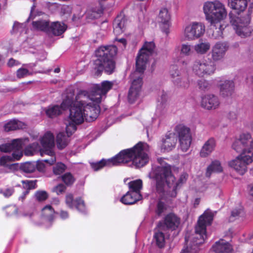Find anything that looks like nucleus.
<instances>
[{
    "instance_id": "5701e85b",
    "label": "nucleus",
    "mask_w": 253,
    "mask_h": 253,
    "mask_svg": "<svg viewBox=\"0 0 253 253\" xmlns=\"http://www.w3.org/2000/svg\"><path fill=\"white\" fill-rule=\"evenodd\" d=\"M227 48L226 44L218 42L213 47L211 51V57L214 61H217L222 59Z\"/></svg>"
},
{
    "instance_id": "8fccbe9b",
    "label": "nucleus",
    "mask_w": 253,
    "mask_h": 253,
    "mask_svg": "<svg viewBox=\"0 0 253 253\" xmlns=\"http://www.w3.org/2000/svg\"><path fill=\"white\" fill-rule=\"evenodd\" d=\"M198 86L199 89L203 91L208 90L211 87V84L206 80L201 79L197 82Z\"/></svg>"
},
{
    "instance_id": "0eeeda50",
    "label": "nucleus",
    "mask_w": 253,
    "mask_h": 253,
    "mask_svg": "<svg viewBox=\"0 0 253 253\" xmlns=\"http://www.w3.org/2000/svg\"><path fill=\"white\" fill-rule=\"evenodd\" d=\"M203 10L206 19L215 29L213 34L216 37H221L224 27L221 22L227 16L224 5L218 0L207 1L204 4Z\"/></svg>"
},
{
    "instance_id": "a19ab883",
    "label": "nucleus",
    "mask_w": 253,
    "mask_h": 253,
    "mask_svg": "<svg viewBox=\"0 0 253 253\" xmlns=\"http://www.w3.org/2000/svg\"><path fill=\"white\" fill-rule=\"evenodd\" d=\"M158 19L159 22L164 24H168L169 23L170 19V16L169 13L167 8H164L160 10Z\"/></svg>"
},
{
    "instance_id": "09e8293b",
    "label": "nucleus",
    "mask_w": 253,
    "mask_h": 253,
    "mask_svg": "<svg viewBox=\"0 0 253 253\" xmlns=\"http://www.w3.org/2000/svg\"><path fill=\"white\" fill-rule=\"evenodd\" d=\"M66 168V167L64 164L58 163L53 167V171L55 174L59 175L65 170Z\"/></svg>"
},
{
    "instance_id": "37998d69",
    "label": "nucleus",
    "mask_w": 253,
    "mask_h": 253,
    "mask_svg": "<svg viewBox=\"0 0 253 253\" xmlns=\"http://www.w3.org/2000/svg\"><path fill=\"white\" fill-rule=\"evenodd\" d=\"M20 169L26 173H32L36 169L35 162H26L20 166Z\"/></svg>"
},
{
    "instance_id": "603ef678",
    "label": "nucleus",
    "mask_w": 253,
    "mask_h": 253,
    "mask_svg": "<svg viewBox=\"0 0 253 253\" xmlns=\"http://www.w3.org/2000/svg\"><path fill=\"white\" fill-rule=\"evenodd\" d=\"M35 196L37 200L39 202L45 201L48 197V193L45 191H38Z\"/></svg>"
},
{
    "instance_id": "052dcab7",
    "label": "nucleus",
    "mask_w": 253,
    "mask_h": 253,
    "mask_svg": "<svg viewBox=\"0 0 253 253\" xmlns=\"http://www.w3.org/2000/svg\"><path fill=\"white\" fill-rule=\"evenodd\" d=\"M22 26V24L18 23V22H15L13 26V29L12 31V33H16L18 31V29L20 28H21Z\"/></svg>"
},
{
    "instance_id": "f704fd0d",
    "label": "nucleus",
    "mask_w": 253,
    "mask_h": 253,
    "mask_svg": "<svg viewBox=\"0 0 253 253\" xmlns=\"http://www.w3.org/2000/svg\"><path fill=\"white\" fill-rule=\"evenodd\" d=\"M24 124L16 120H11L4 126V130L6 132L22 128Z\"/></svg>"
},
{
    "instance_id": "b1692460",
    "label": "nucleus",
    "mask_w": 253,
    "mask_h": 253,
    "mask_svg": "<svg viewBox=\"0 0 253 253\" xmlns=\"http://www.w3.org/2000/svg\"><path fill=\"white\" fill-rule=\"evenodd\" d=\"M144 72H141L138 71L136 66L135 71L130 75L132 84L129 89L140 91L142 84V75Z\"/></svg>"
},
{
    "instance_id": "4468645a",
    "label": "nucleus",
    "mask_w": 253,
    "mask_h": 253,
    "mask_svg": "<svg viewBox=\"0 0 253 253\" xmlns=\"http://www.w3.org/2000/svg\"><path fill=\"white\" fill-rule=\"evenodd\" d=\"M175 131L178 137L180 149L183 152H187L192 141L190 129L183 125H179L175 127Z\"/></svg>"
},
{
    "instance_id": "473e14b6",
    "label": "nucleus",
    "mask_w": 253,
    "mask_h": 253,
    "mask_svg": "<svg viewBox=\"0 0 253 253\" xmlns=\"http://www.w3.org/2000/svg\"><path fill=\"white\" fill-rule=\"evenodd\" d=\"M103 13V9L101 6L91 8L87 10L85 14L88 20H92L99 18Z\"/></svg>"
},
{
    "instance_id": "bb28decb",
    "label": "nucleus",
    "mask_w": 253,
    "mask_h": 253,
    "mask_svg": "<svg viewBox=\"0 0 253 253\" xmlns=\"http://www.w3.org/2000/svg\"><path fill=\"white\" fill-rule=\"evenodd\" d=\"M142 196L141 194H136L128 191L121 199V201L125 205H132L141 200Z\"/></svg>"
},
{
    "instance_id": "6e6d98bb",
    "label": "nucleus",
    "mask_w": 253,
    "mask_h": 253,
    "mask_svg": "<svg viewBox=\"0 0 253 253\" xmlns=\"http://www.w3.org/2000/svg\"><path fill=\"white\" fill-rule=\"evenodd\" d=\"M17 77L18 78H22L30 75V72L27 69L20 68L17 71Z\"/></svg>"
},
{
    "instance_id": "f03ea898",
    "label": "nucleus",
    "mask_w": 253,
    "mask_h": 253,
    "mask_svg": "<svg viewBox=\"0 0 253 253\" xmlns=\"http://www.w3.org/2000/svg\"><path fill=\"white\" fill-rule=\"evenodd\" d=\"M146 146V143L140 142L131 149L122 150L111 159L107 160L102 159L99 162L90 163V164L95 171L104 166H118L128 163H131L130 166L133 165L137 168H141L148 162V155L144 152Z\"/></svg>"
},
{
    "instance_id": "cd10ccee",
    "label": "nucleus",
    "mask_w": 253,
    "mask_h": 253,
    "mask_svg": "<svg viewBox=\"0 0 253 253\" xmlns=\"http://www.w3.org/2000/svg\"><path fill=\"white\" fill-rule=\"evenodd\" d=\"M216 146V142L214 138L209 139L203 145L200 155L202 157H206L209 155L214 149Z\"/></svg>"
},
{
    "instance_id": "f257e3e1",
    "label": "nucleus",
    "mask_w": 253,
    "mask_h": 253,
    "mask_svg": "<svg viewBox=\"0 0 253 253\" xmlns=\"http://www.w3.org/2000/svg\"><path fill=\"white\" fill-rule=\"evenodd\" d=\"M74 89H69L67 90ZM73 102L70 106V119L76 124H82L85 118L87 121L95 120L100 112L99 103H96V97L91 98L89 93L84 90H80Z\"/></svg>"
},
{
    "instance_id": "20e7f679",
    "label": "nucleus",
    "mask_w": 253,
    "mask_h": 253,
    "mask_svg": "<svg viewBox=\"0 0 253 253\" xmlns=\"http://www.w3.org/2000/svg\"><path fill=\"white\" fill-rule=\"evenodd\" d=\"M213 213L210 211H206L201 215L195 227V234L188 239L185 237L187 247L181 253H197L199 246L204 243L207 238L206 227L210 225L213 220Z\"/></svg>"
},
{
    "instance_id": "a18cd8bd",
    "label": "nucleus",
    "mask_w": 253,
    "mask_h": 253,
    "mask_svg": "<svg viewBox=\"0 0 253 253\" xmlns=\"http://www.w3.org/2000/svg\"><path fill=\"white\" fill-rule=\"evenodd\" d=\"M169 74L172 78V80L181 76L179 67L176 65H171L169 68Z\"/></svg>"
},
{
    "instance_id": "a878e982",
    "label": "nucleus",
    "mask_w": 253,
    "mask_h": 253,
    "mask_svg": "<svg viewBox=\"0 0 253 253\" xmlns=\"http://www.w3.org/2000/svg\"><path fill=\"white\" fill-rule=\"evenodd\" d=\"M126 20L124 16H118L113 22L114 33L118 35L123 33L126 29Z\"/></svg>"
},
{
    "instance_id": "49530a36",
    "label": "nucleus",
    "mask_w": 253,
    "mask_h": 253,
    "mask_svg": "<svg viewBox=\"0 0 253 253\" xmlns=\"http://www.w3.org/2000/svg\"><path fill=\"white\" fill-rule=\"evenodd\" d=\"M243 214V211L241 209H235L231 211V214L229 218L230 222H233Z\"/></svg>"
},
{
    "instance_id": "4d7b16f0",
    "label": "nucleus",
    "mask_w": 253,
    "mask_h": 253,
    "mask_svg": "<svg viewBox=\"0 0 253 253\" xmlns=\"http://www.w3.org/2000/svg\"><path fill=\"white\" fill-rule=\"evenodd\" d=\"M191 51V46L190 45L183 44L181 48V53L186 55L190 54Z\"/></svg>"
},
{
    "instance_id": "bf43d9fd",
    "label": "nucleus",
    "mask_w": 253,
    "mask_h": 253,
    "mask_svg": "<svg viewBox=\"0 0 253 253\" xmlns=\"http://www.w3.org/2000/svg\"><path fill=\"white\" fill-rule=\"evenodd\" d=\"M20 64V62L19 61L14 59L12 58H10L8 60V62H7V65L9 67H12V66H14L15 65H19Z\"/></svg>"
},
{
    "instance_id": "4c0bfd02",
    "label": "nucleus",
    "mask_w": 253,
    "mask_h": 253,
    "mask_svg": "<svg viewBox=\"0 0 253 253\" xmlns=\"http://www.w3.org/2000/svg\"><path fill=\"white\" fill-rule=\"evenodd\" d=\"M142 181L140 179L131 181L128 183L129 191L136 194H141L140 190L142 188Z\"/></svg>"
},
{
    "instance_id": "f3484780",
    "label": "nucleus",
    "mask_w": 253,
    "mask_h": 253,
    "mask_svg": "<svg viewBox=\"0 0 253 253\" xmlns=\"http://www.w3.org/2000/svg\"><path fill=\"white\" fill-rule=\"evenodd\" d=\"M75 123L70 120L68 124H66V133L60 132L56 137V142L58 148L59 149L65 148L69 142V137L77 129Z\"/></svg>"
},
{
    "instance_id": "0e129e2a",
    "label": "nucleus",
    "mask_w": 253,
    "mask_h": 253,
    "mask_svg": "<svg viewBox=\"0 0 253 253\" xmlns=\"http://www.w3.org/2000/svg\"><path fill=\"white\" fill-rule=\"evenodd\" d=\"M228 117L230 120H235L237 118V115L235 112H230L228 114Z\"/></svg>"
},
{
    "instance_id": "7c9ffc66",
    "label": "nucleus",
    "mask_w": 253,
    "mask_h": 253,
    "mask_svg": "<svg viewBox=\"0 0 253 253\" xmlns=\"http://www.w3.org/2000/svg\"><path fill=\"white\" fill-rule=\"evenodd\" d=\"M251 0H228V5L233 9L239 12L244 11Z\"/></svg>"
},
{
    "instance_id": "79ce46f5",
    "label": "nucleus",
    "mask_w": 253,
    "mask_h": 253,
    "mask_svg": "<svg viewBox=\"0 0 253 253\" xmlns=\"http://www.w3.org/2000/svg\"><path fill=\"white\" fill-rule=\"evenodd\" d=\"M210 48V44L209 42H200L194 46L195 51L200 54H204Z\"/></svg>"
},
{
    "instance_id": "3c124183",
    "label": "nucleus",
    "mask_w": 253,
    "mask_h": 253,
    "mask_svg": "<svg viewBox=\"0 0 253 253\" xmlns=\"http://www.w3.org/2000/svg\"><path fill=\"white\" fill-rule=\"evenodd\" d=\"M37 180H23V187L24 189L28 190L36 188Z\"/></svg>"
},
{
    "instance_id": "c756f323",
    "label": "nucleus",
    "mask_w": 253,
    "mask_h": 253,
    "mask_svg": "<svg viewBox=\"0 0 253 253\" xmlns=\"http://www.w3.org/2000/svg\"><path fill=\"white\" fill-rule=\"evenodd\" d=\"M49 21L45 19H38L32 22V27L35 30L49 32Z\"/></svg>"
},
{
    "instance_id": "393cba45",
    "label": "nucleus",
    "mask_w": 253,
    "mask_h": 253,
    "mask_svg": "<svg viewBox=\"0 0 253 253\" xmlns=\"http://www.w3.org/2000/svg\"><path fill=\"white\" fill-rule=\"evenodd\" d=\"M212 249L215 253H230L232 251L230 244L223 240L216 242L212 246Z\"/></svg>"
},
{
    "instance_id": "de8ad7c7",
    "label": "nucleus",
    "mask_w": 253,
    "mask_h": 253,
    "mask_svg": "<svg viewBox=\"0 0 253 253\" xmlns=\"http://www.w3.org/2000/svg\"><path fill=\"white\" fill-rule=\"evenodd\" d=\"M139 92L135 89H129L127 97L130 103L132 104L135 102L139 95Z\"/></svg>"
},
{
    "instance_id": "1a4fd4ad",
    "label": "nucleus",
    "mask_w": 253,
    "mask_h": 253,
    "mask_svg": "<svg viewBox=\"0 0 253 253\" xmlns=\"http://www.w3.org/2000/svg\"><path fill=\"white\" fill-rule=\"evenodd\" d=\"M230 23L234 27L236 33L242 38H245L251 35L252 29L248 26L250 20L249 12L244 16L239 17L230 12L229 14Z\"/></svg>"
},
{
    "instance_id": "e2e57ef3",
    "label": "nucleus",
    "mask_w": 253,
    "mask_h": 253,
    "mask_svg": "<svg viewBox=\"0 0 253 253\" xmlns=\"http://www.w3.org/2000/svg\"><path fill=\"white\" fill-rule=\"evenodd\" d=\"M35 7H36L35 5L33 4V5L32 6L31 9L30 15L29 18H28V19L27 20L26 22H28L30 19H34L35 18V16H36L34 15V10H35Z\"/></svg>"
},
{
    "instance_id": "5fc2aeb1",
    "label": "nucleus",
    "mask_w": 253,
    "mask_h": 253,
    "mask_svg": "<svg viewBox=\"0 0 253 253\" xmlns=\"http://www.w3.org/2000/svg\"><path fill=\"white\" fill-rule=\"evenodd\" d=\"M166 209L167 208L164 202L160 201L157 203L156 212L158 215L160 216L162 213L164 212Z\"/></svg>"
},
{
    "instance_id": "423d86ee",
    "label": "nucleus",
    "mask_w": 253,
    "mask_h": 253,
    "mask_svg": "<svg viewBox=\"0 0 253 253\" xmlns=\"http://www.w3.org/2000/svg\"><path fill=\"white\" fill-rule=\"evenodd\" d=\"M118 49L115 45L100 47L95 51L97 59L93 61L92 68L95 75L99 76L103 71L108 75L112 74L116 69V63L113 57L117 54Z\"/></svg>"
},
{
    "instance_id": "2eb2a0df",
    "label": "nucleus",
    "mask_w": 253,
    "mask_h": 253,
    "mask_svg": "<svg viewBox=\"0 0 253 253\" xmlns=\"http://www.w3.org/2000/svg\"><path fill=\"white\" fill-rule=\"evenodd\" d=\"M192 70L195 75L203 77L205 75L213 74L215 70V67L211 61L205 59L196 60L194 62Z\"/></svg>"
},
{
    "instance_id": "e433bc0d",
    "label": "nucleus",
    "mask_w": 253,
    "mask_h": 253,
    "mask_svg": "<svg viewBox=\"0 0 253 253\" xmlns=\"http://www.w3.org/2000/svg\"><path fill=\"white\" fill-rule=\"evenodd\" d=\"M55 213L58 214L57 212H55L52 206L49 205L45 206L42 210V215L49 222L53 220L54 214Z\"/></svg>"
},
{
    "instance_id": "aec40b11",
    "label": "nucleus",
    "mask_w": 253,
    "mask_h": 253,
    "mask_svg": "<svg viewBox=\"0 0 253 253\" xmlns=\"http://www.w3.org/2000/svg\"><path fill=\"white\" fill-rule=\"evenodd\" d=\"M219 104L218 97L213 94H207L202 98V107L208 110L215 109L218 107Z\"/></svg>"
},
{
    "instance_id": "6e6552de",
    "label": "nucleus",
    "mask_w": 253,
    "mask_h": 253,
    "mask_svg": "<svg viewBox=\"0 0 253 253\" xmlns=\"http://www.w3.org/2000/svg\"><path fill=\"white\" fill-rule=\"evenodd\" d=\"M41 143L42 148L37 142H34L30 144L25 148V153L26 155H33L34 153L40 151L42 156L43 154H47L52 156L54 154L53 148L54 147V137L52 133L47 132L42 137Z\"/></svg>"
},
{
    "instance_id": "72a5a7b5",
    "label": "nucleus",
    "mask_w": 253,
    "mask_h": 253,
    "mask_svg": "<svg viewBox=\"0 0 253 253\" xmlns=\"http://www.w3.org/2000/svg\"><path fill=\"white\" fill-rule=\"evenodd\" d=\"M49 27V32H51L54 36L62 35L66 29L64 24L58 22H52Z\"/></svg>"
},
{
    "instance_id": "9d476101",
    "label": "nucleus",
    "mask_w": 253,
    "mask_h": 253,
    "mask_svg": "<svg viewBox=\"0 0 253 253\" xmlns=\"http://www.w3.org/2000/svg\"><path fill=\"white\" fill-rule=\"evenodd\" d=\"M155 48V44L153 42L145 43L136 59V65L138 71L141 72L145 71L148 57L154 53Z\"/></svg>"
},
{
    "instance_id": "c03bdc74",
    "label": "nucleus",
    "mask_w": 253,
    "mask_h": 253,
    "mask_svg": "<svg viewBox=\"0 0 253 253\" xmlns=\"http://www.w3.org/2000/svg\"><path fill=\"white\" fill-rule=\"evenodd\" d=\"M62 180L66 186H72L75 181V178L70 172H66L61 176Z\"/></svg>"
},
{
    "instance_id": "2f4dec72",
    "label": "nucleus",
    "mask_w": 253,
    "mask_h": 253,
    "mask_svg": "<svg viewBox=\"0 0 253 253\" xmlns=\"http://www.w3.org/2000/svg\"><path fill=\"white\" fill-rule=\"evenodd\" d=\"M168 96L166 92L162 91L161 96L158 98V104L157 107V112L159 115L164 114L166 111Z\"/></svg>"
},
{
    "instance_id": "c9c22d12",
    "label": "nucleus",
    "mask_w": 253,
    "mask_h": 253,
    "mask_svg": "<svg viewBox=\"0 0 253 253\" xmlns=\"http://www.w3.org/2000/svg\"><path fill=\"white\" fill-rule=\"evenodd\" d=\"M164 230H159L154 235L153 241L156 245L160 249L164 248L165 246V237Z\"/></svg>"
},
{
    "instance_id": "4be33fe9",
    "label": "nucleus",
    "mask_w": 253,
    "mask_h": 253,
    "mask_svg": "<svg viewBox=\"0 0 253 253\" xmlns=\"http://www.w3.org/2000/svg\"><path fill=\"white\" fill-rule=\"evenodd\" d=\"M113 85V82L106 81L103 82L101 84H98L95 86V92L99 95V97H96V103L101 102L102 95H105L112 88Z\"/></svg>"
},
{
    "instance_id": "f8f14e48",
    "label": "nucleus",
    "mask_w": 253,
    "mask_h": 253,
    "mask_svg": "<svg viewBox=\"0 0 253 253\" xmlns=\"http://www.w3.org/2000/svg\"><path fill=\"white\" fill-rule=\"evenodd\" d=\"M74 91L73 90H70L66 93L65 98L63 100L61 106L54 105L52 107H49L46 110V115L51 118L56 117L62 113V111L66 110L70 108V106L73 102Z\"/></svg>"
},
{
    "instance_id": "ddd939ff",
    "label": "nucleus",
    "mask_w": 253,
    "mask_h": 253,
    "mask_svg": "<svg viewBox=\"0 0 253 253\" xmlns=\"http://www.w3.org/2000/svg\"><path fill=\"white\" fill-rule=\"evenodd\" d=\"M253 154L251 150L248 151V154H240L235 160L230 161L229 165L233 168L240 174H244L247 170V165L253 161Z\"/></svg>"
},
{
    "instance_id": "dca6fc26",
    "label": "nucleus",
    "mask_w": 253,
    "mask_h": 253,
    "mask_svg": "<svg viewBox=\"0 0 253 253\" xmlns=\"http://www.w3.org/2000/svg\"><path fill=\"white\" fill-rule=\"evenodd\" d=\"M180 218L173 213L166 215L163 220L158 223L157 227L166 233L176 230L180 224Z\"/></svg>"
},
{
    "instance_id": "a211bd4d",
    "label": "nucleus",
    "mask_w": 253,
    "mask_h": 253,
    "mask_svg": "<svg viewBox=\"0 0 253 253\" xmlns=\"http://www.w3.org/2000/svg\"><path fill=\"white\" fill-rule=\"evenodd\" d=\"M205 31L204 25L201 22H193L186 27L184 36L188 40H194L203 35Z\"/></svg>"
},
{
    "instance_id": "338daca9",
    "label": "nucleus",
    "mask_w": 253,
    "mask_h": 253,
    "mask_svg": "<svg viewBox=\"0 0 253 253\" xmlns=\"http://www.w3.org/2000/svg\"><path fill=\"white\" fill-rule=\"evenodd\" d=\"M43 161L44 162L49 164L50 165H52L55 161V158H51L50 160H44Z\"/></svg>"
},
{
    "instance_id": "9b49d317",
    "label": "nucleus",
    "mask_w": 253,
    "mask_h": 253,
    "mask_svg": "<svg viewBox=\"0 0 253 253\" xmlns=\"http://www.w3.org/2000/svg\"><path fill=\"white\" fill-rule=\"evenodd\" d=\"M232 148L240 154H248V151L253 149V139L250 133H243L232 144Z\"/></svg>"
},
{
    "instance_id": "6ab92c4d",
    "label": "nucleus",
    "mask_w": 253,
    "mask_h": 253,
    "mask_svg": "<svg viewBox=\"0 0 253 253\" xmlns=\"http://www.w3.org/2000/svg\"><path fill=\"white\" fill-rule=\"evenodd\" d=\"M65 202L70 208L73 209L75 207L80 212L84 213L86 212L84 202L81 198L74 200L73 194L69 193L66 196Z\"/></svg>"
},
{
    "instance_id": "c85d7f7f",
    "label": "nucleus",
    "mask_w": 253,
    "mask_h": 253,
    "mask_svg": "<svg viewBox=\"0 0 253 253\" xmlns=\"http://www.w3.org/2000/svg\"><path fill=\"white\" fill-rule=\"evenodd\" d=\"M234 83L232 81L227 80L220 84V93L223 97L230 96L233 92Z\"/></svg>"
},
{
    "instance_id": "13d9d810",
    "label": "nucleus",
    "mask_w": 253,
    "mask_h": 253,
    "mask_svg": "<svg viewBox=\"0 0 253 253\" xmlns=\"http://www.w3.org/2000/svg\"><path fill=\"white\" fill-rule=\"evenodd\" d=\"M36 165V169L37 168L38 170L40 171H42L44 170V164L42 162L38 161L36 163H35Z\"/></svg>"
},
{
    "instance_id": "774afa93",
    "label": "nucleus",
    "mask_w": 253,
    "mask_h": 253,
    "mask_svg": "<svg viewBox=\"0 0 253 253\" xmlns=\"http://www.w3.org/2000/svg\"><path fill=\"white\" fill-rule=\"evenodd\" d=\"M118 41V42L120 43H122L124 46L125 47L126 44V41L125 39L124 38H121L120 39H119V40H117Z\"/></svg>"
},
{
    "instance_id": "864d4df0",
    "label": "nucleus",
    "mask_w": 253,
    "mask_h": 253,
    "mask_svg": "<svg viewBox=\"0 0 253 253\" xmlns=\"http://www.w3.org/2000/svg\"><path fill=\"white\" fill-rule=\"evenodd\" d=\"M66 189V186L62 183L59 184L56 186H54L52 191L55 192L58 195L64 193Z\"/></svg>"
},
{
    "instance_id": "680f3d73",
    "label": "nucleus",
    "mask_w": 253,
    "mask_h": 253,
    "mask_svg": "<svg viewBox=\"0 0 253 253\" xmlns=\"http://www.w3.org/2000/svg\"><path fill=\"white\" fill-rule=\"evenodd\" d=\"M13 192L14 189L13 188H7L3 191V194L5 197H9L13 194Z\"/></svg>"
},
{
    "instance_id": "412c9836",
    "label": "nucleus",
    "mask_w": 253,
    "mask_h": 253,
    "mask_svg": "<svg viewBox=\"0 0 253 253\" xmlns=\"http://www.w3.org/2000/svg\"><path fill=\"white\" fill-rule=\"evenodd\" d=\"M161 148L165 151L169 152L173 149L177 142V138L173 133H167L162 139Z\"/></svg>"
},
{
    "instance_id": "69168bd1",
    "label": "nucleus",
    "mask_w": 253,
    "mask_h": 253,
    "mask_svg": "<svg viewBox=\"0 0 253 253\" xmlns=\"http://www.w3.org/2000/svg\"><path fill=\"white\" fill-rule=\"evenodd\" d=\"M60 216L62 219H66L68 217V213L66 211H61L60 213Z\"/></svg>"
},
{
    "instance_id": "39448f33",
    "label": "nucleus",
    "mask_w": 253,
    "mask_h": 253,
    "mask_svg": "<svg viewBox=\"0 0 253 253\" xmlns=\"http://www.w3.org/2000/svg\"><path fill=\"white\" fill-rule=\"evenodd\" d=\"M28 141V138H19L13 139L11 143L1 145V152L13 151L11 155L1 156V173H9L18 169V164L13 162L20 160L23 156V146Z\"/></svg>"
},
{
    "instance_id": "7ed1b4c3",
    "label": "nucleus",
    "mask_w": 253,
    "mask_h": 253,
    "mask_svg": "<svg viewBox=\"0 0 253 253\" xmlns=\"http://www.w3.org/2000/svg\"><path fill=\"white\" fill-rule=\"evenodd\" d=\"M186 174H182L178 181L174 183L175 178L172 174L169 165L158 167L155 171L157 192L162 195L166 194L171 197H175L177 194L176 189L186 182Z\"/></svg>"
},
{
    "instance_id": "ea45409f",
    "label": "nucleus",
    "mask_w": 253,
    "mask_h": 253,
    "mask_svg": "<svg viewBox=\"0 0 253 253\" xmlns=\"http://www.w3.org/2000/svg\"><path fill=\"white\" fill-rule=\"evenodd\" d=\"M172 82L175 85L182 88H187L189 84V82L186 75H181L179 77L172 80Z\"/></svg>"
},
{
    "instance_id": "58836bf2",
    "label": "nucleus",
    "mask_w": 253,
    "mask_h": 253,
    "mask_svg": "<svg viewBox=\"0 0 253 253\" xmlns=\"http://www.w3.org/2000/svg\"><path fill=\"white\" fill-rule=\"evenodd\" d=\"M222 170L221 164L218 161H214L208 167L206 173L207 177H210L212 172H221Z\"/></svg>"
}]
</instances>
